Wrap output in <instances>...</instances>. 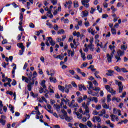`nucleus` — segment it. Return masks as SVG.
<instances>
[{"instance_id":"f257e3e1","label":"nucleus","mask_w":128,"mask_h":128,"mask_svg":"<svg viewBox=\"0 0 128 128\" xmlns=\"http://www.w3.org/2000/svg\"><path fill=\"white\" fill-rule=\"evenodd\" d=\"M82 107L84 108V110H85V111L84 112V114H86L88 118H90V115L88 114L90 113V108H88V106H90V104H88L87 103L86 104V102H83L82 104Z\"/></svg>"},{"instance_id":"f03ea898","label":"nucleus","mask_w":128,"mask_h":128,"mask_svg":"<svg viewBox=\"0 0 128 128\" xmlns=\"http://www.w3.org/2000/svg\"><path fill=\"white\" fill-rule=\"evenodd\" d=\"M118 55L115 56V58L117 60L116 62H120L122 60V58L120 56H122L124 54V51H122V50H119L117 52Z\"/></svg>"},{"instance_id":"7ed1b4c3","label":"nucleus","mask_w":128,"mask_h":128,"mask_svg":"<svg viewBox=\"0 0 128 128\" xmlns=\"http://www.w3.org/2000/svg\"><path fill=\"white\" fill-rule=\"evenodd\" d=\"M22 80H25V82H26L28 84V86H33V84H34V82H30V80H28V77H26L24 76H22Z\"/></svg>"},{"instance_id":"20e7f679","label":"nucleus","mask_w":128,"mask_h":128,"mask_svg":"<svg viewBox=\"0 0 128 128\" xmlns=\"http://www.w3.org/2000/svg\"><path fill=\"white\" fill-rule=\"evenodd\" d=\"M113 114H118V116H122V111L120 110L114 108L113 109Z\"/></svg>"},{"instance_id":"39448f33","label":"nucleus","mask_w":128,"mask_h":128,"mask_svg":"<svg viewBox=\"0 0 128 128\" xmlns=\"http://www.w3.org/2000/svg\"><path fill=\"white\" fill-rule=\"evenodd\" d=\"M92 120L94 122H102V120L100 119V117L96 116H94L93 117V118H92Z\"/></svg>"},{"instance_id":"423d86ee","label":"nucleus","mask_w":128,"mask_h":128,"mask_svg":"<svg viewBox=\"0 0 128 128\" xmlns=\"http://www.w3.org/2000/svg\"><path fill=\"white\" fill-rule=\"evenodd\" d=\"M72 2L71 0H69L66 2V4H64V6H65V8H68H68H72Z\"/></svg>"},{"instance_id":"0eeeda50","label":"nucleus","mask_w":128,"mask_h":128,"mask_svg":"<svg viewBox=\"0 0 128 128\" xmlns=\"http://www.w3.org/2000/svg\"><path fill=\"white\" fill-rule=\"evenodd\" d=\"M110 116L111 118V120H112V122H116H116H118V116L114 114H111Z\"/></svg>"},{"instance_id":"6e6552de","label":"nucleus","mask_w":128,"mask_h":128,"mask_svg":"<svg viewBox=\"0 0 128 128\" xmlns=\"http://www.w3.org/2000/svg\"><path fill=\"white\" fill-rule=\"evenodd\" d=\"M114 71L110 70H108V72L106 74L108 76H114Z\"/></svg>"},{"instance_id":"1a4fd4ad","label":"nucleus","mask_w":128,"mask_h":128,"mask_svg":"<svg viewBox=\"0 0 128 128\" xmlns=\"http://www.w3.org/2000/svg\"><path fill=\"white\" fill-rule=\"evenodd\" d=\"M78 86L79 88V90L80 91L82 90H86V88L82 84H79L78 85Z\"/></svg>"},{"instance_id":"9d476101","label":"nucleus","mask_w":128,"mask_h":128,"mask_svg":"<svg viewBox=\"0 0 128 128\" xmlns=\"http://www.w3.org/2000/svg\"><path fill=\"white\" fill-rule=\"evenodd\" d=\"M88 16V12L86 10L83 11L81 13V16H82V18Z\"/></svg>"},{"instance_id":"9b49d317","label":"nucleus","mask_w":128,"mask_h":128,"mask_svg":"<svg viewBox=\"0 0 128 128\" xmlns=\"http://www.w3.org/2000/svg\"><path fill=\"white\" fill-rule=\"evenodd\" d=\"M88 85H87V88L88 90H92L94 88V85L92 84V82H88Z\"/></svg>"},{"instance_id":"f8f14e48","label":"nucleus","mask_w":128,"mask_h":128,"mask_svg":"<svg viewBox=\"0 0 128 128\" xmlns=\"http://www.w3.org/2000/svg\"><path fill=\"white\" fill-rule=\"evenodd\" d=\"M68 56H74V52L72 51V50H68Z\"/></svg>"},{"instance_id":"ddd939ff","label":"nucleus","mask_w":128,"mask_h":128,"mask_svg":"<svg viewBox=\"0 0 128 128\" xmlns=\"http://www.w3.org/2000/svg\"><path fill=\"white\" fill-rule=\"evenodd\" d=\"M55 58H59L60 60H64V54H61L60 55L57 56H54Z\"/></svg>"},{"instance_id":"4468645a","label":"nucleus","mask_w":128,"mask_h":128,"mask_svg":"<svg viewBox=\"0 0 128 128\" xmlns=\"http://www.w3.org/2000/svg\"><path fill=\"white\" fill-rule=\"evenodd\" d=\"M106 56H107V60L108 62H112V58L113 56H112V55H110V54H107Z\"/></svg>"},{"instance_id":"2eb2a0df","label":"nucleus","mask_w":128,"mask_h":128,"mask_svg":"<svg viewBox=\"0 0 128 128\" xmlns=\"http://www.w3.org/2000/svg\"><path fill=\"white\" fill-rule=\"evenodd\" d=\"M66 116H68V113L62 114L60 115V117L62 120H66Z\"/></svg>"},{"instance_id":"dca6fc26","label":"nucleus","mask_w":128,"mask_h":128,"mask_svg":"<svg viewBox=\"0 0 128 128\" xmlns=\"http://www.w3.org/2000/svg\"><path fill=\"white\" fill-rule=\"evenodd\" d=\"M88 94H92V96H96V94H98L92 92V91L90 89L88 90Z\"/></svg>"},{"instance_id":"f3484780","label":"nucleus","mask_w":128,"mask_h":128,"mask_svg":"<svg viewBox=\"0 0 128 128\" xmlns=\"http://www.w3.org/2000/svg\"><path fill=\"white\" fill-rule=\"evenodd\" d=\"M49 79L51 82H54V84L56 82V78H52V76H50V77Z\"/></svg>"},{"instance_id":"a211bd4d","label":"nucleus","mask_w":128,"mask_h":128,"mask_svg":"<svg viewBox=\"0 0 128 128\" xmlns=\"http://www.w3.org/2000/svg\"><path fill=\"white\" fill-rule=\"evenodd\" d=\"M40 84H41L44 90H46V80H42Z\"/></svg>"},{"instance_id":"6ab92c4d","label":"nucleus","mask_w":128,"mask_h":128,"mask_svg":"<svg viewBox=\"0 0 128 128\" xmlns=\"http://www.w3.org/2000/svg\"><path fill=\"white\" fill-rule=\"evenodd\" d=\"M88 46L91 52H94V44H90Z\"/></svg>"},{"instance_id":"aec40b11","label":"nucleus","mask_w":128,"mask_h":128,"mask_svg":"<svg viewBox=\"0 0 128 128\" xmlns=\"http://www.w3.org/2000/svg\"><path fill=\"white\" fill-rule=\"evenodd\" d=\"M17 46L18 48H21V50H24V44H22V43H18L17 44Z\"/></svg>"},{"instance_id":"412c9836","label":"nucleus","mask_w":128,"mask_h":128,"mask_svg":"<svg viewBox=\"0 0 128 128\" xmlns=\"http://www.w3.org/2000/svg\"><path fill=\"white\" fill-rule=\"evenodd\" d=\"M73 36H77V38H80V33L79 32H73Z\"/></svg>"},{"instance_id":"4be33fe9","label":"nucleus","mask_w":128,"mask_h":128,"mask_svg":"<svg viewBox=\"0 0 128 128\" xmlns=\"http://www.w3.org/2000/svg\"><path fill=\"white\" fill-rule=\"evenodd\" d=\"M115 84H118V86H122V82H118V80H115Z\"/></svg>"},{"instance_id":"5701e85b","label":"nucleus","mask_w":128,"mask_h":128,"mask_svg":"<svg viewBox=\"0 0 128 128\" xmlns=\"http://www.w3.org/2000/svg\"><path fill=\"white\" fill-rule=\"evenodd\" d=\"M53 106L54 108H56L57 112L60 110V105L54 104Z\"/></svg>"},{"instance_id":"b1692460","label":"nucleus","mask_w":128,"mask_h":128,"mask_svg":"<svg viewBox=\"0 0 128 128\" xmlns=\"http://www.w3.org/2000/svg\"><path fill=\"white\" fill-rule=\"evenodd\" d=\"M100 114H98L99 116H104V114H106V110L104 109H102L100 112Z\"/></svg>"},{"instance_id":"393cba45","label":"nucleus","mask_w":128,"mask_h":128,"mask_svg":"<svg viewBox=\"0 0 128 128\" xmlns=\"http://www.w3.org/2000/svg\"><path fill=\"white\" fill-rule=\"evenodd\" d=\"M9 108H10V112H12V114H14V107L12 106V104H9Z\"/></svg>"},{"instance_id":"a878e982","label":"nucleus","mask_w":128,"mask_h":128,"mask_svg":"<svg viewBox=\"0 0 128 128\" xmlns=\"http://www.w3.org/2000/svg\"><path fill=\"white\" fill-rule=\"evenodd\" d=\"M44 10L46 12H48L46 14V16H48V14H52V10L48 9V7L45 8Z\"/></svg>"},{"instance_id":"bb28decb","label":"nucleus","mask_w":128,"mask_h":128,"mask_svg":"<svg viewBox=\"0 0 128 128\" xmlns=\"http://www.w3.org/2000/svg\"><path fill=\"white\" fill-rule=\"evenodd\" d=\"M76 114L79 120H82V114H80V112H76Z\"/></svg>"},{"instance_id":"cd10ccee","label":"nucleus","mask_w":128,"mask_h":128,"mask_svg":"<svg viewBox=\"0 0 128 128\" xmlns=\"http://www.w3.org/2000/svg\"><path fill=\"white\" fill-rule=\"evenodd\" d=\"M83 100H84L82 99V96H80V97H78V98H77V102H78V104H81V102H82Z\"/></svg>"},{"instance_id":"c85d7f7f","label":"nucleus","mask_w":128,"mask_h":128,"mask_svg":"<svg viewBox=\"0 0 128 128\" xmlns=\"http://www.w3.org/2000/svg\"><path fill=\"white\" fill-rule=\"evenodd\" d=\"M27 76L29 80H32V72H30V73H26Z\"/></svg>"},{"instance_id":"c756f323","label":"nucleus","mask_w":128,"mask_h":128,"mask_svg":"<svg viewBox=\"0 0 128 128\" xmlns=\"http://www.w3.org/2000/svg\"><path fill=\"white\" fill-rule=\"evenodd\" d=\"M92 89L93 90H95V92H100V87L94 86Z\"/></svg>"},{"instance_id":"7c9ffc66","label":"nucleus","mask_w":128,"mask_h":128,"mask_svg":"<svg viewBox=\"0 0 128 128\" xmlns=\"http://www.w3.org/2000/svg\"><path fill=\"white\" fill-rule=\"evenodd\" d=\"M127 48H128V46H126V45L122 44L121 46V50H126Z\"/></svg>"},{"instance_id":"2f4dec72","label":"nucleus","mask_w":128,"mask_h":128,"mask_svg":"<svg viewBox=\"0 0 128 128\" xmlns=\"http://www.w3.org/2000/svg\"><path fill=\"white\" fill-rule=\"evenodd\" d=\"M115 70H116L118 72H122V68H120V67L116 66L114 68Z\"/></svg>"},{"instance_id":"473e14b6","label":"nucleus","mask_w":128,"mask_h":128,"mask_svg":"<svg viewBox=\"0 0 128 128\" xmlns=\"http://www.w3.org/2000/svg\"><path fill=\"white\" fill-rule=\"evenodd\" d=\"M95 108L97 110H102V105H100V104L96 105Z\"/></svg>"},{"instance_id":"72a5a7b5","label":"nucleus","mask_w":128,"mask_h":128,"mask_svg":"<svg viewBox=\"0 0 128 128\" xmlns=\"http://www.w3.org/2000/svg\"><path fill=\"white\" fill-rule=\"evenodd\" d=\"M102 106L104 108H106V110L110 108V106L106 104V103L103 104L102 105Z\"/></svg>"},{"instance_id":"f704fd0d","label":"nucleus","mask_w":128,"mask_h":128,"mask_svg":"<svg viewBox=\"0 0 128 128\" xmlns=\"http://www.w3.org/2000/svg\"><path fill=\"white\" fill-rule=\"evenodd\" d=\"M65 120H66V122H70L72 120V117H70L67 116Z\"/></svg>"},{"instance_id":"c9c22d12","label":"nucleus","mask_w":128,"mask_h":128,"mask_svg":"<svg viewBox=\"0 0 128 128\" xmlns=\"http://www.w3.org/2000/svg\"><path fill=\"white\" fill-rule=\"evenodd\" d=\"M58 88L60 90H61V92H64V87L59 85L58 86Z\"/></svg>"},{"instance_id":"e433bc0d","label":"nucleus","mask_w":128,"mask_h":128,"mask_svg":"<svg viewBox=\"0 0 128 128\" xmlns=\"http://www.w3.org/2000/svg\"><path fill=\"white\" fill-rule=\"evenodd\" d=\"M90 102H92V98H87V102H86V104H90Z\"/></svg>"},{"instance_id":"4c0bfd02","label":"nucleus","mask_w":128,"mask_h":128,"mask_svg":"<svg viewBox=\"0 0 128 128\" xmlns=\"http://www.w3.org/2000/svg\"><path fill=\"white\" fill-rule=\"evenodd\" d=\"M52 88H52V86H49V88H48L49 92H51V94L54 93V90H52Z\"/></svg>"},{"instance_id":"58836bf2","label":"nucleus","mask_w":128,"mask_h":128,"mask_svg":"<svg viewBox=\"0 0 128 128\" xmlns=\"http://www.w3.org/2000/svg\"><path fill=\"white\" fill-rule=\"evenodd\" d=\"M79 126L80 128H88V126H86V125H84L82 123H80L79 124Z\"/></svg>"},{"instance_id":"ea45409f","label":"nucleus","mask_w":128,"mask_h":128,"mask_svg":"<svg viewBox=\"0 0 128 128\" xmlns=\"http://www.w3.org/2000/svg\"><path fill=\"white\" fill-rule=\"evenodd\" d=\"M111 96H110V94H108L107 96V98H106L107 102H110L112 100V98H110Z\"/></svg>"},{"instance_id":"a19ab883","label":"nucleus","mask_w":128,"mask_h":128,"mask_svg":"<svg viewBox=\"0 0 128 128\" xmlns=\"http://www.w3.org/2000/svg\"><path fill=\"white\" fill-rule=\"evenodd\" d=\"M111 32H112V34H116V28H112L111 29Z\"/></svg>"},{"instance_id":"79ce46f5","label":"nucleus","mask_w":128,"mask_h":128,"mask_svg":"<svg viewBox=\"0 0 128 128\" xmlns=\"http://www.w3.org/2000/svg\"><path fill=\"white\" fill-rule=\"evenodd\" d=\"M112 100H116V102H120V99L114 97L112 98Z\"/></svg>"},{"instance_id":"37998d69","label":"nucleus","mask_w":128,"mask_h":128,"mask_svg":"<svg viewBox=\"0 0 128 128\" xmlns=\"http://www.w3.org/2000/svg\"><path fill=\"white\" fill-rule=\"evenodd\" d=\"M92 102H94L96 104L98 103V98L96 97L92 98Z\"/></svg>"},{"instance_id":"c03bdc74","label":"nucleus","mask_w":128,"mask_h":128,"mask_svg":"<svg viewBox=\"0 0 128 128\" xmlns=\"http://www.w3.org/2000/svg\"><path fill=\"white\" fill-rule=\"evenodd\" d=\"M86 126H88L89 128H92V124L90 121H88Z\"/></svg>"},{"instance_id":"a18cd8bd","label":"nucleus","mask_w":128,"mask_h":128,"mask_svg":"<svg viewBox=\"0 0 128 128\" xmlns=\"http://www.w3.org/2000/svg\"><path fill=\"white\" fill-rule=\"evenodd\" d=\"M51 2L53 6H56L58 4V0H51Z\"/></svg>"},{"instance_id":"49530a36","label":"nucleus","mask_w":128,"mask_h":128,"mask_svg":"<svg viewBox=\"0 0 128 128\" xmlns=\"http://www.w3.org/2000/svg\"><path fill=\"white\" fill-rule=\"evenodd\" d=\"M74 8H78V1L74 2Z\"/></svg>"},{"instance_id":"de8ad7c7","label":"nucleus","mask_w":128,"mask_h":128,"mask_svg":"<svg viewBox=\"0 0 128 128\" xmlns=\"http://www.w3.org/2000/svg\"><path fill=\"white\" fill-rule=\"evenodd\" d=\"M64 30L62 29L60 30H59L58 32V34H64Z\"/></svg>"},{"instance_id":"09e8293b","label":"nucleus","mask_w":128,"mask_h":128,"mask_svg":"<svg viewBox=\"0 0 128 128\" xmlns=\"http://www.w3.org/2000/svg\"><path fill=\"white\" fill-rule=\"evenodd\" d=\"M81 56L84 61L86 60V53H82V54H81Z\"/></svg>"},{"instance_id":"8fccbe9b","label":"nucleus","mask_w":128,"mask_h":128,"mask_svg":"<svg viewBox=\"0 0 128 128\" xmlns=\"http://www.w3.org/2000/svg\"><path fill=\"white\" fill-rule=\"evenodd\" d=\"M100 114V112L96 111V110H94L92 112V114H94V116H98V114Z\"/></svg>"},{"instance_id":"3c124183","label":"nucleus","mask_w":128,"mask_h":128,"mask_svg":"<svg viewBox=\"0 0 128 128\" xmlns=\"http://www.w3.org/2000/svg\"><path fill=\"white\" fill-rule=\"evenodd\" d=\"M0 124H2V126H4L6 124V121L2 119H0Z\"/></svg>"},{"instance_id":"603ef678","label":"nucleus","mask_w":128,"mask_h":128,"mask_svg":"<svg viewBox=\"0 0 128 128\" xmlns=\"http://www.w3.org/2000/svg\"><path fill=\"white\" fill-rule=\"evenodd\" d=\"M119 92L120 94L122 92V90H124V86H120L118 87Z\"/></svg>"},{"instance_id":"864d4df0","label":"nucleus","mask_w":128,"mask_h":128,"mask_svg":"<svg viewBox=\"0 0 128 128\" xmlns=\"http://www.w3.org/2000/svg\"><path fill=\"white\" fill-rule=\"evenodd\" d=\"M84 26L86 28H88L90 26V22L88 21L86 22H84Z\"/></svg>"},{"instance_id":"5fc2aeb1","label":"nucleus","mask_w":128,"mask_h":128,"mask_svg":"<svg viewBox=\"0 0 128 128\" xmlns=\"http://www.w3.org/2000/svg\"><path fill=\"white\" fill-rule=\"evenodd\" d=\"M46 26H48V28H52V24L50 22H46Z\"/></svg>"},{"instance_id":"6e6d98bb","label":"nucleus","mask_w":128,"mask_h":128,"mask_svg":"<svg viewBox=\"0 0 128 128\" xmlns=\"http://www.w3.org/2000/svg\"><path fill=\"white\" fill-rule=\"evenodd\" d=\"M118 80H122V82H124V78L122 76H118Z\"/></svg>"},{"instance_id":"4d7b16f0","label":"nucleus","mask_w":128,"mask_h":128,"mask_svg":"<svg viewBox=\"0 0 128 128\" xmlns=\"http://www.w3.org/2000/svg\"><path fill=\"white\" fill-rule=\"evenodd\" d=\"M90 0H82V4H88V2H89Z\"/></svg>"},{"instance_id":"13d9d810","label":"nucleus","mask_w":128,"mask_h":128,"mask_svg":"<svg viewBox=\"0 0 128 128\" xmlns=\"http://www.w3.org/2000/svg\"><path fill=\"white\" fill-rule=\"evenodd\" d=\"M23 18H24L23 14L22 13H20V20L21 22H22Z\"/></svg>"},{"instance_id":"bf43d9fd","label":"nucleus","mask_w":128,"mask_h":128,"mask_svg":"<svg viewBox=\"0 0 128 128\" xmlns=\"http://www.w3.org/2000/svg\"><path fill=\"white\" fill-rule=\"evenodd\" d=\"M71 108H78V104L76 102L72 106Z\"/></svg>"},{"instance_id":"052dcab7","label":"nucleus","mask_w":128,"mask_h":128,"mask_svg":"<svg viewBox=\"0 0 128 128\" xmlns=\"http://www.w3.org/2000/svg\"><path fill=\"white\" fill-rule=\"evenodd\" d=\"M71 84L74 88H78V86L76 85V82H72Z\"/></svg>"},{"instance_id":"680f3d73","label":"nucleus","mask_w":128,"mask_h":128,"mask_svg":"<svg viewBox=\"0 0 128 128\" xmlns=\"http://www.w3.org/2000/svg\"><path fill=\"white\" fill-rule=\"evenodd\" d=\"M78 26H82V20H80L78 21Z\"/></svg>"},{"instance_id":"e2e57ef3","label":"nucleus","mask_w":128,"mask_h":128,"mask_svg":"<svg viewBox=\"0 0 128 128\" xmlns=\"http://www.w3.org/2000/svg\"><path fill=\"white\" fill-rule=\"evenodd\" d=\"M114 48H116V46H112V45L109 46V48L111 50H114Z\"/></svg>"},{"instance_id":"0e129e2a","label":"nucleus","mask_w":128,"mask_h":128,"mask_svg":"<svg viewBox=\"0 0 128 128\" xmlns=\"http://www.w3.org/2000/svg\"><path fill=\"white\" fill-rule=\"evenodd\" d=\"M74 100H72L70 102V104H69V106L70 108L72 107V106L74 104Z\"/></svg>"},{"instance_id":"69168bd1","label":"nucleus","mask_w":128,"mask_h":128,"mask_svg":"<svg viewBox=\"0 0 128 128\" xmlns=\"http://www.w3.org/2000/svg\"><path fill=\"white\" fill-rule=\"evenodd\" d=\"M69 72L70 74H72V76H74V70H69Z\"/></svg>"},{"instance_id":"338daca9","label":"nucleus","mask_w":128,"mask_h":128,"mask_svg":"<svg viewBox=\"0 0 128 128\" xmlns=\"http://www.w3.org/2000/svg\"><path fill=\"white\" fill-rule=\"evenodd\" d=\"M82 122H86L88 120V119H86V117H82Z\"/></svg>"},{"instance_id":"774afa93","label":"nucleus","mask_w":128,"mask_h":128,"mask_svg":"<svg viewBox=\"0 0 128 128\" xmlns=\"http://www.w3.org/2000/svg\"><path fill=\"white\" fill-rule=\"evenodd\" d=\"M54 28L55 30H58V26L57 24H55L54 26Z\"/></svg>"}]
</instances>
